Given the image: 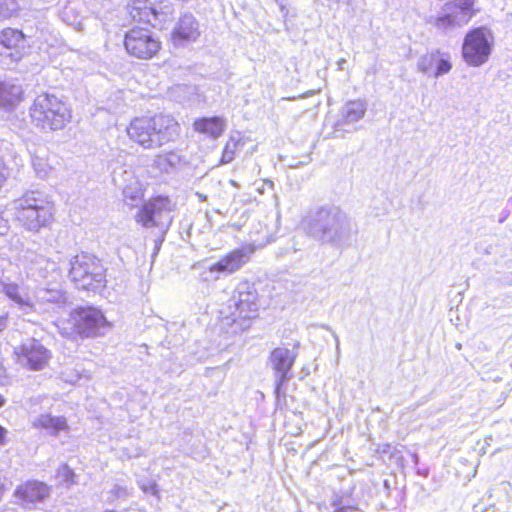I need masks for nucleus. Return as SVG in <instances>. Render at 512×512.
Here are the masks:
<instances>
[{
	"label": "nucleus",
	"instance_id": "1",
	"mask_svg": "<svg viewBox=\"0 0 512 512\" xmlns=\"http://www.w3.org/2000/svg\"><path fill=\"white\" fill-rule=\"evenodd\" d=\"M311 238L321 244L344 245L357 233V225L349 215L335 205L311 210L303 221Z\"/></svg>",
	"mask_w": 512,
	"mask_h": 512
},
{
	"label": "nucleus",
	"instance_id": "2",
	"mask_svg": "<svg viewBox=\"0 0 512 512\" xmlns=\"http://www.w3.org/2000/svg\"><path fill=\"white\" fill-rule=\"evenodd\" d=\"M126 130L130 140L147 150L160 148L175 141L180 135L178 122L164 114L135 118Z\"/></svg>",
	"mask_w": 512,
	"mask_h": 512
},
{
	"label": "nucleus",
	"instance_id": "3",
	"mask_svg": "<svg viewBox=\"0 0 512 512\" xmlns=\"http://www.w3.org/2000/svg\"><path fill=\"white\" fill-rule=\"evenodd\" d=\"M15 219L25 229L38 232L53 218V204L48 196L38 190L25 192L10 204Z\"/></svg>",
	"mask_w": 512,
	"mask_h": 512
},
{
	"label": "nucleus",
	"instance_id": "4",
	"mask_svg": "<svg viewBox=\"0 0 512 512\" xmlns=\"http://www.w3.org/2000/svg\"><path fill=\"white\" fill-rule=\"evenodd\" d=\"M33 124L44 131L63 129L71 120V111L67 104L54 94L38 95L31 108Z\"/></svg>",
	"mask_w": 512,
	"mask_h": 512
},
{
	"label": "nucleus",
	"instance_id": "5",
	"mask_svg": "<svg viewBox=\"0 0 512 512\" xmlns=\"http://www.w3.org/2000/svg\"><path fill=\"white\" fill-rule=\"evenodd\" d=\"M69 278L78 289L97 290L105 286L106 269L96 256L81 253L70 260Z\"/></svg>",
	"mask_w": 512,
	"mask_h": 512
},
{
	"label": "nucleus",
	"instance_id": "6",
	"mask_svg": "<svg viewBox=\"0 0 512 512\" xmlns=\"http://www.w3.org/2000/svg\"><path fill=\"white\" fill-rule=\"evenodd\" d=\"M228 308L232 323L238 324L241 329L247 328L259 309L258 293L254 284L240 282L229 300Z\"/></svg>",
	"mask_w": 512,
	"mask_h": 512
},
{
	"label": "nucleus",
	"instance_id": "7",
	"mask_svg": "<svg viewBox=\"0 0 512 512\" xmlns=\"http://www.w3.org/2000/svg\"><path fill=\"white\" fill-rule=\"evenodd\" d=\"M173 205L168 197L157 196L145 202L135 215V221L145 228H158L165 234L172 223Z\"/></svg>",
	"mask_w": 512,
	"mask_h": 512
},
{
	"label": "nucleus",
	"instance_id": "8",
	"mask_svg": "<svg viewBox=\"0 0 512 512\" xmlns=\"http://www.w3.org/2000/svg\"><path fill=\"white\" fill-rule=\"evenodd\" d=\"M492 50V37L485 27L475 28L466 34L462 55L470 66L478 67L484 64Z\"/></svg>",
	"mask_w": 512,
	"mask_h": 512
},
{
	"label": "nucleus",
	"instance_id": "9",
	"mask_svg": "<svg viewBox=\"0 0 512 512\" xmlns=\"http://www.w3.org/2000/svg\"><path fill=\"white\" fill-rule=\"evenodd\" d=\"M160 41L147 28L133 27L124 38L127 53L138 59H150L160 50Z\"/></svg>",
	"mask_w": 512,
	"mask_h": 512
},
{
	"label": "nucleus",
	"instance_id": "10",
	"mask_svg": "<svg viewBox=\"0 0 512 512\" xmlns=\"http://www.w3.org/2000/svg\"><path fill=\"white\" fill-rule=\"evenodd\" d=\"M128 12L135 21L161 27L170 20L173 7L169 2L154 5L151 0H131L128 4Z\"/></svg>",
	"mask_w": 512,
	"mask_h": 512
},
{
	"label": "nucleus",
	"instance_id": "11",
	"mask_svg": "<svg viewBox=\"0 0 512 512\" xmlns=\"http://www.w3.org/2000/svg\"><path fill=\"white\" fill-rule=\"evenodd\" d=\"M16 362L31 371L44 369L51 358V352L37 339H27L14 348Z\"/></svg>",
	"mask_w": 512,
	"mask_h": 512
},
{
	"label": "nucleus",
	"instance_id": "12",
	"mask_svg": "<svg viewBox=\"0 0 512 512\" xmlns=\"http://www.w3.org/2000/svg\"><path fill=\"white\" fill-rule=\"evenodd\" d=\"M72 317L76 331L83 337L101 335L108 327L103 313L94 307L78 308Z\"/></svg>",
	"mask_w": 512,
	"mask_h": 512
},
{
	"label": "nucleus",
	"instance_id": "13",
	"mask_svg": "<svg viewBox=\"0 0 512 512\" xmlns=\"http://www.w3.org/2000/svg\"><path fill=\"white\" fill-rule=\"evenodd\" d=\"M67 295L61 289L39 287L35 291L33 312L39 314H56L67 303Z\"/></svg>",
	"mask_w": 512,
	"mask_h": 512
},
{
	"label": "nucleus",
	"instance_id": "14",
	"mask_svg": "<svg viewBox=\"0 0 512 512\" xmlns=\"http://www.w3.org/2000/svg\"><path fill=\"white\" fill-rule=\"evenodd\" d=\"M296 349L277 347L270 354V365L276 375V393L280 387L291 378L290 370L296 360Z\"/></svg>",
	"mask_w": 512,
	"mask_h": 512
},
{
	"label": "nucleus",
	"instance_id": "15",
	"mask_svg": "<svg viewBox=\"0 0 512 512\" xmlns=\"http://www.w3.org/2000/svg\"><path fill=\"white\" fill-rule=\"evenodd\" d=\"M28 278L35 282L55 280L60 275V269L55 261L43 255H35L25 268Z\"/></svg>",
	"mask_w": 512,
	"mask_h": 512
},
{
	"label": "nucleus",
	"instance_id": "16",
	"mask_svg": "<svg viewBox=\"0 0 512 512\" xmlns=\"http://www.w3.org/2000/svg\"><path fill=\"white\" fill-rule=\"evenodd\" d=\"M200 34V23L192 13L186 12L176 22L172 31V40L175 45H184L196 41Z\"/></svg>",
	"mask_w": 512,
	"mask_h": 512
},
{
	"label": "nucleus",
	"instance_id": "17",
	"mask_svg": "<svg viewBox=\"0 0 512 512\" xmlns=\"http://www.w3.org/2000/svg\"><path fill=\"white\" fill-rule=\"evenodd\" d=\"M417 69L424 74L432 73L437 78L449 73L452 69V64L448 54L435 50L422 55L418 59Z\"/></svg>",
	"mask_w": 512,
	"mask_h": 512
},
{
	"label": "nucleus",
	"instance_id": "18",
	"mask_svg": "<svg viewBox=\"0 0 512 512\" xmlns=\"http://www.w3.org/2000/svg\"><path fill=\"white\" fill-rule=\"evenodd\" d=\"M48 495V486L39 481H27L14 492L16 502L24 507L43 501Z\"/></svg>",
	"mask_w": 512,
	"mask_h": 512
},
{
	"label": "nucleus",
	"instance_id": "19",
	"mask_svg": "<svg viewBox=\"0 0 512 512\" xmlns=\"http://www.w3.org/2000/svg\"><path fill=\"white\" fill-rule=\"evenodd\" d=\"M249 260V251L244 248L236 249L210 266L211 272L231 274L238 271Z\"/></svg>",
	"mask_w": 512,
	"mask_h": 512
},
{
	"label": "nucleus",
	"instance_id": "20",
	"mask_svg": "<svg viewBox=\"0 0 512 512\" xmlns=\"http://www.w3.org/2000/svg\"><path fill=\"white\" fill-rule=\"evenodd\" d=\"M428 22L443 31H451L466 24L447 4L443 6L438 16H431Z\"/></svg>",
	"mask_w": 512,
	"mask_h": 512
},
{
	"label": "nucleus",
	"instance_id": "21",
	"mask_svg": "<svg viewBox=\"0 0 512 512\" xmlns=\"http://www.w3.org/2000/svg\"><path fill=\"white\" fill-rule=\"evenodd\" d=\"M23 89L12 80L0 81V107L13 109L22 100Z\"/></svg>",
	"mask_w": 512,
	"mask_h": 512
},
{
	"label": "nucleus",
	"instance_id": "22",
	"mask_svg": "<svg viewBox=\"0 0 512 512\" xmlns=\"http://www.w3.org/2000/svg\"><path fill=\"white\" fill-rule=\"evenodd\" d=\"M32 426L36 429H43L52 436H57L61 431H67L69 426L63 416H53L45 413L40 414L32 421Z\"/></svg>",
	"mask_w": 512,
	"mask_h": 512
},
{
	"label": "nucleus",
	"instance_id": "23",
	"mask_svg": "<svg viewBox=\"0 0 512 512\" xmlns=\"http://www.w3.org/2000/svg\"><path fill=\"white\" fill-rule=\"evenodd\" d=\"M2 290L5 295L19 306L24 312H33L34 301L26 289L16 283H3Z\"/></svg>",
	"mask_w": 512,
	"mask_h": 512
},
{
	"label": "nucleus",
	"instance_id": "24",
	"mask_svg": "<svg viewBox=\"0 0 512 512\" xmlns=\"http://www.w3.org/2000/svg\"><path fill=\"white\" fill-rule=\"evenodd\" d=\"M227 127L226 120L222 117L200 118L194 121L195 131L205 134L213 139L219 138Z\"/></svg>",
	"mask_w": 512,
	"mask_h": 512
},
{
	"label": "nucleus",
	"instance_id": "25",
	"mask_svg": "<svg viewBox=\"0 0 512 512\" xmlns=\"http://www.w3.org/2000/svg\"><path fill=\"white\" fill-rule=\"evenodd\" d=\"M367 105L362 100L347 102L341 111V119L338 125H350L362 119L366 113Z\"/></svg>",
	"mask_w": 512,
	"mask_h": 512
},
{
	"label": "nucleus",
	"instance_id": "26",
	"mask_svg": "<svg viewBox=\"0 0 512 512\" xmlns=\"http://www.w3.org/2000/svg\"><path fill=\"white\" fill-rule=\"evenodd\" d=\"M182 161V157L177 152L169 151L167 153L156 155L152 166L160 172L169 173L176 169Z\"/></svg>",
	"mask_w": 512,
	"mask_h": 512
},
{
	"label": "nucleus",
	"instance_id": "27",
	"mask_svg": "<svg viewBox=\"0 0 512 512\" xmlns=\"http://www.w3.org/2000/svg\"><path fill=\"white\" fill-rule=\"evenodd\" d=\"M447 5H449L453 11L457 12L466 24L476 13V10L473 8L474 0H454L452 3H448Z\"/></svg>",
	"mask_w": 512,
	"mask_h": 512
},
{
	"label": "nucleus",
	"instance_id": "28",
	"mask_svg": "<svg viewBox=\"0 0 512 512\" xmlns=\"http://www.w3.org/2000/svg\"><path fill=\"white\" fill-rule=\"evenodd\" d=\"M124 201L131 207H136L143 198V190L138 181H133L123 189Z\"/></svg>",
	"mask_w": 512,
	"mask_h": 512
},
{
	"label": "nucleus",
	"instance_id": "29",
	"mask_svg": "<svg viewBox=\"0 0 512 512\" xmlns=\"http://www.w3.org/2000/svg\"><path fill=\"white\" fill-rule=\"evenodd\" d=\"M24 40V34L20 30L7 28L0 34V44L5 48L12 49L20 45Z\"/></svg>",
	"mask_w": 512,
	"mask_h": 512
},
{
	"label": "nucleus",
	"instance_id": "30",
	"mask_svg": "<svg viewBox=\"0 0 512 512\" xmlns=\"http://www.w3.org/2000/svg\"><path fill=\"white\" fill-rule=\"evenodd\" d=\"M240 144V138L239 135L234 136L231 135L224 147L222 157H221V164H228L235 158V152Z\"/></svg>",
	"mask_w": 512,
	"mask_h": 512
},
{
	"label": "nucleus",
	"instance_id": "31",
	"mask_svg": "<svg viewBox=\"0 0 512 512\" xmlns=\"http://www.w3.org/2000/svg\"><path fill=\"white\" fill-rule=\"evenodd\" d=\"M60 377L63 381L72 385L78 383L82 378L89 379V375L86 371H80L71 367L63 369L60 373Z\"/></svg>",
	"mask_w": 512,
	"mask_h": 512
},
{
	"label": "nucleus",
	"instance_id": "32",
	"mask_svg": "<svg viewBox=\"0 0 512 512\" xmlns=\"http://www.w3.org/2000/svg\"><path fill=\"white\" fill-rule=\"evenodd\" d=\"M19 10L20 6L16 0H5L0 3V15L3 18L16 16Z\"/></svg>",
	"mask_w": 512,
	"mask_h": 512
},
{
	"label": "nucleus",
	"instance_id": "33",
	"mask_svg": "<svg viewBox=\"0 0 512 512\" xmlns=\"http://www.w3.org/2000/svg\"><path fill=\"white\" fill-rule=\"evenodd\" d=\"M32 165L38 176L42 178L48 174L50 169L48 163L44 160V157L39 154H34L32 156Z\"/></svg>",
	"mask_w": 512,
	"mask_h": 512
},
{
	"label": "nucleus",
	"instance_id": "34",
	"mask_svg": "<svg viewBox=\"0 0 512 512\" xmlns=\"http://www.w3.org/2000/svg\"><path fill=\"white\" fill-rule=\"evenodd\" d=\"M58 475L63 479V481H65L68 484H72L75 482L74 481L75 473L72 469L69 468V466L67 464H63L59 468Z\"/></svg>",
	"mask_w": 512,
	"mask_h": 512
},
{
	"label": "nucleus",
	"instance_id": "35",
	"mask_svg": "<svg viewBox=\"0 0 512 512\" xmlns=\"http://www.w3.org/2000/svg\"><path fill=\"white\" fill-rule=\"evenodd\" d=\"M111 499H120V498H126L128 496V490L126 487L121 485H114V487L110 491Z\"/></svg>",
	"mask_w": 512,
	"mask_h": 512
},
{
	"label": "nucleus",
	"instance_id": "36",
	"mask_svg": "<svg viewBox=\"0 0 512 512\" xmlns=\"http://www.w3.org/2000/svg\"><path fill=\"white\" fill-rule=\"evenodd\" d=\"M140 488L145 492V493H151L153 495H156L157 494V485L155 482H150L148 484H145V483H140Z\"/></svg>",
	"mask_w": 512,
	"mask_h": 512
},
{
	"label": "nucleus",
	"instance_id": "37",
	"mask_svg": "<svg viewBox=\"0 0 512 512\" xmlns=\"http://www.w3.org/2000/svg\"><path fill=\"white\" fill-rule=\"evenodd\" d=\"M9 175V172H8V169L7 167L5 166V164L2 162V160H0V188L3 186V184L5 183L7 177Z\"/></svg>",
	"mask_w": 512,
	"mask_h": 512
},
{
	"label": "nucleus",
	"instance_id": "38",
	"mask_svg": "<svg viewBox=\"0 0 512 512\" xmlns=\"http://www.w3.org/2000/svg\"><path fill=\"white\" fill-rule=\"evenodd\" d=\"M9 230L8 221L2 216L0 211V236L5 235Z\"/></svg>",
	"mask_w": 512,
	"mask_h": 512
},
{
	"label": "nucleus",
	"instance_id": "39",
	"mask_svg": "<svg viewBox=\"0 0 512 512\" xmlns=\"http://www.w3.org/2000/svg\"><path fill=\"white\" fill-rule=\"evenodd\" d=\"M6 436H7V430L0 426V446L1 445H4L5 441H6Z\"/></svg>",
	"mask_w": 512,
	"mask_h": 512
},
{
	"label": "nucleus",
	"instance_id": "40",
	"mask_svg": "<svg viewBox=\"0 0 512 512\" xmlns=\"http://www.w3.org/2000/svg\"><path fill=\"white\" fill-rule=\"evenodd\" d=\"M346 63V59L345 58H341L337 61V66H338V69L339 70H343L344 69V64Z\"/></svg>",
	"mask_w": 512,
	"mask_h": 512
},
{
	"label": "nucleus",
	"instance_id": "41",
	"mask_svg": "<svg viewBox=\"0 0 512 512\" xmlns=\"http://www.w3.org/2000/svg\"><path fill=\"white\" fill-rule=\"evenodd\" d=\"M5 403H6V399L4 398V396H2L0 394V408L3 407L5 405Z\"/></svg>",
	"mask_w": 512,
	"mask_h": 512
},
{
	"label": "nucleus",
	"instance_id": "42",
	"mask_svg": "<svg viewBox=\"0 0 512 512\" xmlns=\"http://www.w3.org/2000/svg\"><path fill=\"white\" fill-rule=\"evenodd\" d=\"M139 455H140V451L137 449V451H136L135 453H133V454H128V457H130V458H131V457H137V456H139Z\"/></svg>",
	"mask_w": 512,
	"mask_h": 512
},
{
	"label": "nucleus",
	"instance_id": "43",
	"mask_svg": "<svg viewBox=\"0 0 512 512\" xmlns=\"http://www.w3.org/2000/svg\"><path fill=\"white\" fill-rule=\"evenodd\" d=\"M337 512H351L350 508H341Z\"/></svg>",
	"mask_w": 512,
	"mask_h": 512
},
{
	"label": "nucleus",
	"instance_id": "44",
	"mask_svg": "<svg viewBox=\"0 0 512 512\" xmlns=\"http://www.w3.org/2000/svg\"><path fill=\"white\" fill-rule=\"evenodd\" d=\"M312 94H313V91H309V92L303 94L302 96H300V98H304V97L310 96Z\"/></svg>",
	"mask_w": 512,
	"mask_h": 512
},
{
	"label": "nucleus",
	"instance_id": "45",
	"mask_svg": "<svg viewBox=\"0 0 512 512\" xmlns=\"http://www.w3.org/2000/svg\"><path fill=\"white\" fill-rule=\"evenodd\" d=\"M335 341H336V348L339 349V339L336 335H335Z\"/></svg>",
	"mask_w": 512,
	"mask_h": 512
},
{
	"label": "nucleus",
	"instance_id": "46",
	"mask_svg": "<svg viewBox=\"0 0 512 512\" xmlns=\"http://www.w3.org/2000/svg\"><path fill=\"white\" fill-rule=\"evenodd\" d=\"M198 196L201 200H204L206 198V196H202L201 194H198Z\"/></svg>",
	"mask_w": 512,
	"mask_h": 512
},
{
	"label": "nucleus",
	"instance_id": "47",
	"mask_svg": "<svg viewBox=\"0 0 512 512\" xmlns=\"http://www.w3.org/2000/svg\"><path fill=\"white\" fill-rule=\"evenodd\" d=\"M4 329V325L0 322V331Z\"/></svg>",
	"mask_w": 512,
	"mask_h": 512
},
{
	"label": "nucleus",
	"instance_id": "48",
	"mask_svg": "<svg viewBox=\"0 0 512 512\" xmlns=\"http://www.w3.org/2000/svg\"><path fill=\"white\" fill-rule=\"evenodd\" d=\"M335 2H339L340 0H334Z\"/></svg>",
	"mask_w": 512,
	"mask_h": 512
}]
</instances>
